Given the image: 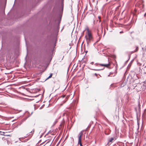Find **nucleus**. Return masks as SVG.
I'll list each match as a JSON object with an SVG mask.
<instances>
[{
    "mask_svg": "<svg viewBox=\"0 0 146 146\" xmlns=\"http://www.w3.org/2000/svg\"><path fill=\"white\" fill-rule=\"evenodd\" d=\"M85 30L86 31L85 38L87 44H88L93 40V37L91 31L89 30L88 27L86 28Z\"/></svg>",
    "mask_w": 146,
    "mask_h": 146,
    "instance_id": "1",
    "label": "nucleus"
},
{
    "mask_svg": "<svg viewBox=\"0 0 146 146\" xmlns=\"http://www.w3.org/2000/svg\"><path fill=\"white\" fill-rule=\"evenodd\" d=\"M82 135V132H80L78 135V143L80 144V146H82L81 143V137Z\"/></svg>",
    "mask_w": 146,
    "mask_h": 146,
    "instance_id": "2",
    "label": "nucleus"
},
{
    "mask_svg": "<svg viewBox=\"0 0 146 146\" xmlns=\"http://www.w3.org/2000/svg\"><path fill=\"white\" fill-rule=\"evenodd\" d=\"M100 65V66H106V67H108L110 65V64H98L96 63L95 64V65L96 66H98V65Z\"/></svg>",
    "mask_w": 146,
    "mask_h": 146,
    "instance_id": "3",
    "label": "nucleus"
},
{
    "mask_svg": "<svg viewBox=\"0 0 146 146\" xmlns=\"http://www.w3.org/2000/svg\"><path fill=\"white\" fill-rule=\"evenodd\" d=\"M114 140L113 138H111L109 140V141L110 142H112Z\"/></svg>",
    "mask_w": 146,
    "mask_h": 146,
    "instance_id": "4",
    "label": "nucleus"
},
{
    "mask_svg": "<svg viewBox=\"0 0 146 146\" xmlns=\"http://www.w3.org/2000/svg\"><path fill=\"white\" fill-rule=\"evenodd\" d=\"M104 68L101 69H92L93 70H103Z\"/></svg>",
    "mask_w": 146,
    "mask_h": 146,
    "instance_id": "5",
    "label": "nucleus"
},
{
    "mask_svg": "<svg viewBox=\"0 0 146 146\" xmlns=\"http://www.w3.org/2000/svg\"><path fill=\"white\" fill-rule=\"evenodd\" d=\"M52 74H51L47 78V79H48L49 78H50L52 77Z\"/></svg>",
    "mask_w": 146,
    "mask_h": 146,
    "instance_id": "6",
    "label": "nucleus"
},
{
    "mask_svg": "<svg viewBox=\"0 0 146 146\" xmlns=\"http://www.w3.org/2000/svg\"><path fill=\"white\" fill-rule=\"evenodd\" d=\"M4 133L3 132H2V131H1V132L0 133V134L1 135H3Z\"/></svg>",
    "mask_w": 146,
    "mask_h": 146,
    "instance_id": "7",
    "label": "nucleus"
},
{
    "mask_svg": "<svg viewBox=\"0 0 146 146\" xmlns=\"http://www.w3.org/2000/svg\"><path fill=\"white\" fill-rule=\"evenodd\" d=\"M34 131L33 130V131H32L31 133H32V134H33V133L34 132Z\"/></svg>",
    "mask_w": 146,
    "mask_h": 146,
    "instance_id": "8",
    "label": "nucleus"
},
{
    "mask_svg": "<svg viewBox=\"0 0 146 146\" xmlns=\"http://www.w3.org/2000/svg\"><path fill=\"white\" fill-rule=\"evenodd\" d=\"M144 112L145 113H146V109L145 110Z\"/></svg>",
    "mask_w": 146,
    "mask_h": 146,
    "instance_id": "9",
    "label": "nucleus"
},
{
    "mask_svg": "<svg viewBox=\"0 0 146 146\" xmlns=\"http://www.w3.org/2000/svg\"><path fill=\"white\" fill-rule=\"evenodd\" d=\"M93 63H94V62H91V64H93Z\"/></svg>",
    "mask_w": 146,
    "mask_h": 146,
    "instance_id": "10",
    "label": "nucleus"
},
{
    "mask_svg": "<svg viewBox=\"0 0 146 146\" xmlns=\"http://www.w3.org/2000/svg\"><path fill=\"white\" fill-rule=\"evenodd\" d=\"M66 100H65V101H64V103L65 102H66Z\"/></svg>",
    "mask_w": 146,
    "mask_h": 146,
    "instance_id": "11",
    "label": "nucleus"
},
{
    "mask_svg": "<svg viewBox=\"0 0 146 146\" xmlns=\"http://www.w3.org/2000/svg\"><path fill=\"white\" fill-rule=\"evenodd\" d=\"M122 32H120V33H122Z\"/></svg>",
    "mask_w": 146,
    "mask_h": 146,
    "instance_id": "12",
    "label": "nucleus"
},
{
    "mask_svg": "<svg viewBox=\"0 0 146 146\" xmlns=\"http://www.w3.org/2000/svg\"><path fill=\"white\" fill-rule=\"evenodd\" d=\"M145 14H146V13H145V14L144 15L145 16Z\"/></svg>",
    "mask_w": 146,
    "mask_h": 146,
    "instance_id": "13",
    "label": "nucleus"
},
{
    "mask_svg": "<svg viewBox=\"0 0 146 146\" xmlns=\"http://www.w3.org/2000/svg\"><path fill=\"white\" fill-rule=\"evenodd\" d=\"M145 24H146V21H145Z\"/></svg>",
    "mask_w": 146,
    "mask_h": 146,
    "instance_id": "14",
    "label": "nucleus"
},
{
    "mask_svg": "<svg viewBox=\"0 0 146 146\" xmlns=\"http://www.w3.org/2000/svg\"><path fill=\"white\" fill-rule=\"evenodd\" d=\"M1 132V131H0V133Z\"/></svg>",
    "mask_w": 146,
    "mask_h": 146,
    "instance_id": "15",
    "label": "nucleus"
}]
</instances>
